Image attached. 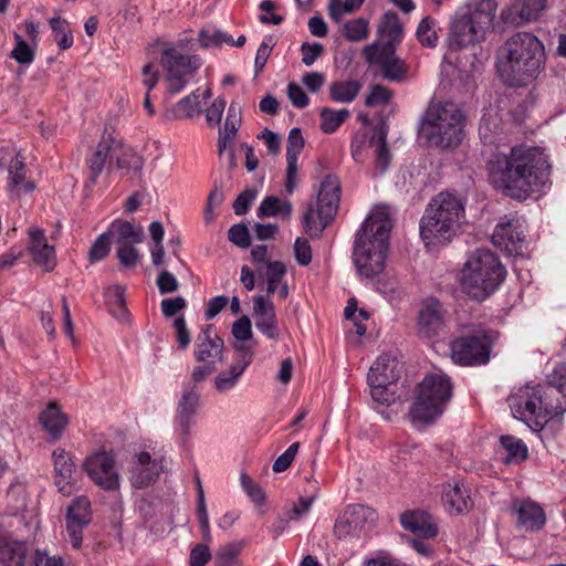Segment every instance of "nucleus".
I'll list each match as a JSON object with an SVG mask.
<instances>
[{
  "instance_id": "1",
  "label": "nucleus",
  "mask_w": 566,
  "mask_h": 566,
  "mask_svg": "<svg viewBox=\"0 0 566 566\" xmlns=\"http://www.w3.org/2000/svg\"><path fill=\"white\" fill-rule=\"evenodd\" d=\"M549 165L538 147L514 146L510 155L494 154L488 170L492 181L513 198H525L545 184Z\"/></svg>"
},
{
  "instance_id": "2",
  "label": "nucleus",
  "mask_w": 566,
  "mask_h": 566,
  "mask_svg": "<svg viewBox=\"0 0 566 566\" xmlns=\"http://www.w3.org/2000/svg\"><path fill=\"white\" fill-rule=\"evenodd\" d=\"M507 402L516 419L543 428L551 418L566 411V367L556 368L545 388L526 385L514 391Z\"/></svg>"
},
{
  "instance_id": "3",
  "label": "nucleus",
  "mask_w": 566,
  "mask_h": 566,
  "mask_svg": "<svg viewBox=\"0 0 566 566\" xmlns=\"http://www.w3.org/2000/svg\"><path fill=\"white\" fill-rule=\"evenodd\" d=\"M545 61L543 42L530 32H517L499 49L496 67L506 85L523 87L539 76Z\"/></svg>"
},
{
  "instance_id": "4",
  "label": "nucleus",
  "mask_w": 566,
  "mask_h": 566,
  "mask_svg": "<svg viewBox=\"0 0 566 566\" xmlns=\"http://www.w3.org/2000/svg\"><path fill=\"white\" fill-rule=\"evenodd\" d=\"M390 231L388 209L374 208L358 230L354 243L353 261L360 276L373 279L384 271Z\"/></svg>"
},
{
  "instance_id": "5",
  "label": "nucleus",
  "mask_w": 566,
  "mask_h": 566,
  "mask_svg": "<svg viewBox=\"0 0 566 566\" xmlns=\"http://www.w3.org/2000/svg\"><path fill=\"white\" fill-rule=\"evenodd\" d=\"M464 206L449 191L434 196L420 220V237L426 245L446 244L455 235Z\"/></svg>"
},
{
  "instance_id": "6",
  "label": "nucleus",
  "mask_w": 566,
  "mask_h": 566,
  "mask_svg": "<svg viewBox=\"0 0 566 566\" xmlns=\"http://www.w3.org/2000/svg\"><path fill=\"white\" fill-rule=\"evenodd\" d=\"M505 276V266L497 255L490 250L478 249L468 256L460 283L471 298L483 301L500 287Z\"/></svg>"
},
{
  "instance_id": "7",
  "label": "nucleus",
  "mask_w": 566,
  "mask_h": 566,
  "mask_svg": "<svg viewBox=\"0 0 566 566\" xmlns=\"http://www.w3.org/2000/svg\"><path fill=\"white\" fill-rule=\"evenodd\" d=\"M464 116L452 102L431 103L421 124L427 143L440 149L458 147L464 137Z\"/></svg>"
},
{
  "instance_id": "8",
  "label": "nucleus",
  "mask_w": 566,
  "mask_h": 566,
  "mask_svg": "<svg viewBox=\"0 0 566 566\" xmlns=\"http://www.w3.org/2000/svg\"><path fill=\"white\" fill-rule=\"evenodd\" d=\"M497 4L495 0H481L473 9L464 8L450 22L448 45L458 51L484 40L491 29Z\"/></svg>"
},
{
  "instance_id": "9",
  "label": "nucleus",
  "mask_w": 566,
  "mask_h": 566,
  "mask_svg": "<svg viewBox=\"0 0 566 566\" xmlns=\"http://www.w3.org/2000/svg\"><path fill=\"white\" fill-rule=\"evenodd\" d=\"M452 396L450 377L441 370L428 374L418 385L409 417L413 424H429L444 411Z\"/></svg>"
},
{
  "instance_id": "10",
  "label": "nucleus",
  "mask_w": 566,
  "mask_h": 566,
  "mask_svg": "<svg viewBox=\"0 0 566 566\" xmlns=\"http://www.w3.org/2000/svg\"><path fill=\"white\" fill-rule=\"evenodd\" d=\"M340 182L335 176H326L322 181L317 199L310 202L302 217L306 233L312 238L321 235L323 230L333 221L339 206Z\"/></svg>"
},
{
  "instance_id": "11",
  "label": "nucleus",
  "mask_w": 566,
  "mask_h": 566,
  "mask_svg": "<svg viewBox=\"0 0 566 566\" xmlns=\"http://www.w3.org/2000/svg\"><path fill=\"white\" fill-rule=\"evenodd\" d=\"M401 363L389 355L377 358L369 368L367 381L373 399L381 405H390L396 399V381L400 377Z\"/></svg>"
},
{
  "instance_id": "12",
  "label": "nucleus",
  "mask_w": 566,
  "mask_h": 566,
  "mask_svg": "<svg viewBox=\"0 0 566 566\" xmlns=\"http://www.w3.org/2000/svg\"><path fill=\"white\" fill-rule=\"evenodd\" d=\"M160 64L166 71L167 91L170 95L180 93L200 66L196 56L182 54L174 46L163 50Z\"/></svg>"
},
{
  "instance_id": "13",
  "label": "nucleus",
  "mask_w": 566,
  "mask_h": 566,
  "mask_svg": "<svg viewBox=\"0 0 566 566\" xmlns=\"http://www.w3.org/2000/svg\"><path fill=\"white\" fill-rule=\"evenodd\" d=\"M364 56L369 64L380 67L384 78L390 82H403L407 78L408 66L395 54L390 44L374 42L364 48Z\"/></svg>"
},
{
  "instance_id": "14",
  "label": "nucleus",
  "mask_w": 566,
  "mask_h": 566,
  "mask_svg": "<svg viewBox=\"0 0 566 566\" xmlns=\"http://www.w3.org/2000/svg\"><path fill=\"white\" fill-rule=\"evenodd\" d=\"M8 171V189L18 197L32 192L35 184L27 179V166L24 158L14 148L0 149V170Z\"/></svg>"
},
{
  "instance_id": "15",
  "label": "nucleus",
  "mask_w": 566,
  "mask_h": 566,
  "mask_svg": "<svg viewBox=\"0 0 566 566\" xmlns=\"http://www.w3.org/2000/svg\"><path fill=\"white\" fill-rule=\"evenodd\" d=\"M387 132L382 125L374 128L373 135L368 136L366 132L357 133L352 140L350 150L355 161H363L364 149L367 145L375 147L377 157V167L380 172H385L390 164V153L386 143Z\"/></svg>"
},
{
  "instance_id": "16",
  "label": "nucleus",
  "mask_w": 566,
  "mask_h": 566,
  "mask_svg": "<svg viewBox=\"0 0 566 566\" xmlns=\"http://www.w3.org/2000/svg\"><path fill=\"white\" fill-rule=\"evenodd\" d=\"M84 470L91 480L102 489L118 490L120 478L115 468V459L111 453L97 452L90 455L84 462Z\"/></svg>"
},
{
  "instance_id": "17",
  "label": "nucleus",
  "mask_w": 566,
  "mask_h": 566,
  "mask_svg": "<svg viewBox=\"0 0 566 566\" xmlns=\"http://www.w3.org/2000/svg\"><path fill=\"white\" fill-rule=\"evenodd\" d=\"M375 511L357 504L346 507L336 518L334 534L338 539L359 537L369 521H374Z\"/></svg>"
},
{
  "instance_id": "18",
  "label": "nucleus",
  "mask_w": 566,
  "mask_h": 566,
  "mask_svg": "<svg viewBox=\"0 0 566 566\" xmlns=\"http://www.w3.org/2000/svg\"><path fill=\"white\" fill-rule=\"evenodd\" d=\"M451 357L459 365H481L489 360L490 350L485 338L482 336L459 337L451 344Z\"/></svg>"
},
{
  "instance_id": "19",
  "label": "nucleus",
  "mask_w": 566,
  "mask_h": 566,
  "mask_svg": "<svg viewBox=\"0 0 566 566\" xmlns=\"http://www.w3.org/2000/svg\"><path fill=\"white\" fill-rule=\"evenodd\" d=\"M91 502L85 496H78L67 507L66 533L74 548H80L83 539V530L91 523Z\"/></svg>"
},
{
  "instance_id": "20",
  "label": "nucleus",
  "mask_w": 566,
  "mask_h": 566,
  "mask_svg": "<svg viewBox=\"0 0 566 566\" xmlns=\"http://www.w3.org/2000/svg\"><path fill=\"white\" fill-rule=\"evenodd\" d=\"M237 357L227 370L218 374L214 378V388L220 394H227L237 387L239 380L251 364L253 352L243 343L234 344Z\"/></svg>"
},
{
  "instance_id": "21",
  "label": "nucleus",
  "mask_w": 566,
  "mask_h": 566,
  "mask_svg": "<svg viewBox=\"0 0 566 566\" xmlns=\"http://www.w3.org/2000/svg\"><path fill=\"white\" fill-rule=\"evenodd\" d=\"M492 242L510 255H520L526 250L525 234L517 220L497 224L492 234Z\"/></svg>"
},
{
  "instance_id": "22",
  "label": "nucleus",
  "mask_w": 566,
  "mask_h": 566,
  "mask_svg": "<svg viewBox=\"0 0 566 566\" xmlns=\"http://www.w3.org/2000/svg\"><path fill=\"white\" fill-rule=\"evenodd\" d=\"M223 347V339L208 325L196 337L193 355L197 361L216 366L222 359Z\"/></svg>"
},
{
  "instance_id": "23",
  "label": "nucleus",
  "mask_w": 566,
  "mask_h": 566,
  "mask_svg": "<svg viewBox=\"0 0 566 566\" xmlns=\"http://www.w3.org/2000/svg\"><path fill=\"white\" fill-rule=\"evenodd\" d=\"M160 460L153 459L148 452L135 455L129 470V480L134 488L143 489L154 483L163 471Z\"/></svg>"
},
{
  "instance_id": "24",
  "label": "nucleus",
  "mask_w": 566,
  "mask_h": 566,
  "mask_svg": "<svg viewBox=\"0 0 566 566\" xmlns=\"http://www.w3.org/2000/svg\"><path fill=\"white\" fill-rule=\"evenodd\" d=\"M442 328L443 313L441 303L436 298L426 300L418 315V334L423 338H432L437 336Z\"/></svg>"
},
{
  "instance_id": "25",
  "label": "nucleus",
  "mask_w": 566,
  "mask_h": 566,
  "mask_svg": "<svg viewBox=\"0 0 566 566\" xmlns=\"http://www.w3.org/2000/svg\"><path fill=\"white\" fill-rule=\"evenodd\" d=\"M512 513L516 516V526L521 531H539L546 522L544 510L530 500L515 501L512 505Z\"/></svg>"
},
{
  "instance_id": "26",
  "label": "nucleus",
  "mask_w": 566,
  "mask_h": 566,
  "mask_svg": "<svg viewBox=\"0 0 566 566\" xmlns=\"http://www.w3.org/2000/svg\"><path fill=\"white\" fill-rule=\"evenodd\" d=\"M200 406V392L195 386L186 384L178 401L176 422L184 436H188L195 423V417Z\"/></svg>"
},
{
  "instance_id": "27",
  "label": "nucleus",
  "mask_w": 566,
  "mask_h": 566,
  "mask_svg": "<svg viewBox=\"0 0 566 566\" xmlns=\"http://www.w3.org/2000/svg\"><path fill=\"white\" fill-rule=\"evenodd\" d=\"M29 251L35 264L42 266L45 271H52L55 268V249L48 243L44 231L38 227L28 230Z\"/></svg>"
},
{
  "instance_id": "28",
  "label": "nucleus",
  "mask_w": 566,
  "mask_h": 566,
  "mask_svg": "<svg viewBox=\"0 0 566 566\" xmlns=\"http://www.w3.org/2000/svg\"><path fill=\"white\" fill-rule=\"evenodd\" d=\"M255 327L268 338L277 340L280 333L274 305L262 295L253 297Z\"/></svg>"
},
{
  "instance_id": "29",
  "label": "nucleus",
  "mask_w": 566,
  "mask_h": 566,
  "mask_svg": "<svg viewBox=\"0 0 566 566\" xmlns=\"http://www.w3.org/2000/svg\"><path fill=\"white\" fill-rule=\"evenodd\" d=\"M546 0H518L512 8L503 10L501 18L506 23H517L521 21H533L538 18L545 8Z\"/></svg>"
},
{
  "instance_id": "30",
  "label": "nucleus",
  "mask_w": 566,
  "mask_h": 566,
  "mask_svg": "<svg viewBox=\"0 0 566 566\" xmlns=\"http://www.w3.org/2000/svg\"><path fill=\"white\" fill-rule=\"evenodd\" d=\"M401 525L415 534L424 538H431L438 535V527L431 515L422 511L406 512L400 517Z\"/></svg>"
},
{
  "instance_id": "31",
  "label": "nucleus",
  "mask_w": 566,
  "mask_h": 566,
  "mask_svg": "<svg viewBox=\"0 0 566 566\" xmlns=\"http://www.w3.org/2000/svg\"><path fill=\"white\" fill-rule=\"evenodd\" d=\"M53 465L55 472V485L59 491L63 494L71 493V482L73 479V472L75 469L74 462L71 457L63 449H56L52 453Z\"/></svg>"
},
{
  "instance_id": "32",
  "label": "nucleus",
  "mask_w": 566,
  "mask_h": 566,
  "mask_svg": "<svg viewBox=\"0 0 566 566\" xmlns=\"http://www.w3.org/2000/svg\"><path fill=\"white\" fill-rule=\"evenodd\" d=\"M442 501L449 511L462 513L471 506V497L464 484L460 481H449L443 486Z\"/></svg>"
},
{
  "instance_id": "33",
  "label": "nucleus",
  "mask_w": 566,
  "mask_h": 566,
  "mask_svg": "<svg viewBox=\"0 0 566 566\" xmlns=\"http://www.w3.org/2000/svg\"><path fill=\"white\" fill-rule=\"evenodd\" d=\"M118 147V143L112 136L102 138L95 151L87 159V165L91 174L90 180L93 184L101 175L107 158L115 155L117 153Z\"/></svg>"
},
{
  "instance_id": "34",
  "label": "nucleus",
  "mask_w": 566,
  "mask_h": 566,
  "mask_svg": "<svg viewBox=\"0 0 566 566\" xmlns=\"http://www.w3.org/2000/svg\"><path fill=\"white\" fill-rule=\"evenodd\" d=\"M286 273L285 265L280 261L266 262V268L259 276L266 280V292L273 294L277 292L280 298H286L289 295V286L283 283V277Z\"/></svg>"
},
{
  "instance_id": "35",
  "label": "nucleus",
  "mask_w": 566,
  "mask_h": 566,
  "mask_svg": "<svg viewBox=\"0 0 566 566\" xmlns=\"http://www.w3.org/2000/svg\"><path fill=\"white\" fill-rule=\"evenodd\" d=\"M44 430L54 439L59 438L69 423V418L61 411L56 402H50L40 415Z\"/></svg>"
},
{
  "instance_id": "36",
  "label": "nucleus",
  "mask_w": 566,
  "mask_h": 566,
  "mask_svg": "<svg viewBox=\"0 0 566 566\" xmlns=\"http://www.w3.org/2000/svg\"><path fill=\"white\" fill-rule=\"evenodd\" d=\"M27 546L23 542L0 538V564L2 566H23Z\"/></svg>"
},
{
  "instance_id": "37",
  "label": "nucleus",
  "mask_w": 566,
  "mask_h": 566,
  "mask_svg": "<svg viewBox=\"0 0 566 566\" xmlns=\"http://www.w3.org/2000/svg\"><path fill=\"white\" fill-rule=\"evenodd\" d=\"M377 31L379 35L387 39L385 44H390L391 48L400 43L403 38L402 24L398 14L392 11H388L382 15Z\"/></svg>"
},
{
  "instance_id": "38",
  "label": "nucleus",
  "mask_w": 566,
  "mask_h": 566,
  "mask_svg": "<svg viewBox=\"0 0 566 566\" xmlns=\"http://www.w3.org/2000/svg\"><path fill=\"white\" fill-rule=\"evenodd\" d=\"M500 442L506 452L503 460L506 464H518L527 459L528 450L521 439L514 436H502Z\"/></svg>"
},
{
  "instance_id": "39",
  "label": "nucleus",
  "mask_w": 566,
  "mask_h": 566,
  "mask_svg": "<svg viewBox=\"0 0 566 566\" xmlns=\"http://www.w3.org/2000/svg\"><path fill=\"white\" fill-rule=\"evenodd\" d=\"M292 213V203L289 200H281L277 197H265L258 208V217H276L282 216L289 218Z\"/></svg>"
},
{
  "instance_id": "40",
  "label": "nucleus",
  "mask_w": 566,
  "mask_h": 566,
  "mask_svg": "<svg viewBox=\"0 0 566 566\" xmlns=\"http://www.w3.org/2000/svg\"><path fill=\"white\" fill-rule=\"evenodd\" d=\"M105 301L109 308V312L117 319H126L128 312L125 305V290L120 285H113L106 289Z\"/></svg>"
},
{
  "instance_id": "41",
  "label": "nucleus",
  "mask_w": 566,
  "mask_h": 566,
  "mask_svg": "<svg viewBox=\"0 0 566 566\" xmlns=\"http://www.w3.org/2000/svg\"><path fill=\"white\" fill-rule=\"evenodd\" d=\"M319 116L321 129L325 134H332L349 117V112L345 108L336 111L329 107H323L319 112Z\"/></svg>"
},
{
  "instance_id": "42",
  "label": "nucleus",
  "mask_w": 566,
  "mask_h": 566,
  "mask_svg": "<svg viewBox=\"0 0 566 566\" xmlns=\"http://www.w3.org/2000/svg\"><path fill=\"white\" fill-rule=\"evenodd\" d=\"M360 90L356 81L335 82L331 85V97L335 102L349 103Z\"/></svg>"
},
{
  "instance_id": "43",
  "label": "nucleus",
  "mask_w": 566,
  "mask_h": 566,
  "mask_svg": "<svg viewBox=\"0 0 566 566\" xmlns=\"http://www.w3.org/2000/svg\"><path fill=\"white\" fill-rule=\"evenodd\" d=\"M500 128V118L496 112H485L480 120L479 134L484 144H492Z\"/></svg>"
},
{
  "instance_id": "44",
  "label": "nucleus",
  "mask_w": 566,
  "mask_h": 566,
  "mask_svg": "<svg viewBox=\"0 0 566 566\" xmlns=\"http://www.w3.org/2000/svg\"><path fill=\"white\" fill-rule=\"evenodd\" d=\"M199 90L193 91L191 94L181 98L172 108L171 114L174 118L192 117L199 112Z\"/></svg>"
},
{
  "instance_id": "45",
  "label": "nucleus",
  "mask_w": 566,
  "mask_h": 566,
  "mask_svg": "<svg viewBox=\"0 0 566 566\" xmlns=\"http://www.w3.org/2000/svg\"><path fill=\"white\" fill-rule=\"evenodd\" d=\"M51 29L54 33V40L61 50L70 49L73 44V36L69 23L61 18L50 20Z\"/></svg>"
},
{
  "instance_id": "46",
  "label": "nucleus",
  "mask_w": 566,
  "mask_h": 566,
  "mask_svg": "<svg viewBox=\"0 0 566 566\" xmlns=\"http://www.w3.org/2000/svg\"><path fill=\"white\" fill-rule=\"evenodd\" d=\"M416 34L422 45L434 48L438 42L436 21L429 17L423 18L417 28Z\"/></svg>"
},
{
  "instance_id": "47",
  "label": "nucleus",
  "mask_w": 566,
  "mask_h": 566,
  "mask_svg": "<svg viewBox=\"0 0 566 566\" xmlns=\"http://www.w3.org/2000/svg\"><path fill=\"white\" fill-rule=\"evenodd\" d=\"M13 38L15 46L11 52V57L20 64H31L35 55L34 46L25 42L17 32L13 33Z\"/></svg>"
},
{
  "instance_id": "48",
  "label": "nucleus",
  "mask_w": 566,
  "mask_h": 566,
  "mask_svg": "<svg viewBox=\"0 0 566 566\" xmlns=\"http://www.w3.org/2000/svg\"><path fill=\"white\" fill-rule=\"evenodd\" d=\"M242 544L231 542L221 546L216 553V566H233L241 553Z\"/></svg>"
},
{
  "instance_id": "49",
  "label": "nucleus",
  "mask_w": 566,
  "mask_h": 566,
  "mask_svg": "<svg viewBox=\"0 0 566 566\" xmlns=\"http://www.w3.org/2000/svg\"><path fill=\"white\" fill-rule=\"evenodd\" d=\"M117 233L116 244L140 243L144 240L143 229L134 227L128 221L118 224Z\"/></svg>"
},
{
  "instance_id": "50",
  "label": "nucleus",
  "mask_w": 566,
  "mask_h": 566,
  "mask_svg": "<svg viewBox=\"0 0 566 566\" xmlns=\"http://www.w3.org/2000/svg\"><path fill=\"white\" fill-rule=\"evenodd\" d=\"M200 44L203 48L220 46L223 43L233 44V38L217 29L202 30L199 34Z\"/></svg>"
},
{
  "instance_id": "51",
  "label": "nucleus",
  "mask_w": 566,
  "mask_h": 566,
  "mask_svg": "<svg viewBox=\"0 0 566 566\" xmlns=\"http://www.w3.org/2000/svg\"><path fill=\"white\" fill-rule=\"evenodd\" d=\"M344 33L352 42L363 41L368 36V22L363 18L350 20L344 25Z\"/></svg>"
},
{
  "instance_id": "52",
  "label": "nucleus",
  "mask_w": 566,
  "mask_h": 566,
  "mask_svg": "<svg viewBox=\"0 0 566 566\" xmlns=\"http://www.w3.org/2000/svg\"><path fill=\"white\" fill-rule=\"evenodd\" d=\"M143 165L142 157L133 151H124L117 157V167L119 169H126L132 178L139 175Z\"/></svg>"
},
{
  "instance_id": "53",
  "label": "nucleus",
  "mask_w": 566,
  "mask_h": 566,
  "mask_svg": "<svg viewBox=\"0 0 566 566\" xmlns=\"http://www.w3.org/2000/svg\"><path fill=\"white\" fill-rule=\"evenodd\" d=\"M111 250V233L104 232L102 233L93 243L88 258L91 262H98L103 260Z\"/></svg>"
},
{
  "instance_id": "54",
  "label": "nucleus",
  "mask_w": 566,
  "mask_h": 566,
  "mask_svg": "<svg viewBox=\"0 0 566 566\" xmlns=\"http://www.w3.org/2000/svg\"><path fill=\"white\" fill-rule=\"evenodd\" d=\"M361 4L359 0H333L329 4L331 18L338 22L344 14L356 11Z\"/></svg>"
},
{
  "instance_id": "55",
  "label": "nucleus",
  "mask_w": 566,
  "mask_h": 566,
  "mask_svg": "<svg viewBox=\"0 0 566 566\" xmlns=\"http://www.w3.org/2000/svg\"><path fill=\"white\" fill-rule=\"evenodd\" d=\"M304 147V138L298 127L290 130L286 146V159L297 160Z\"/></svg>"
},
{
  "instance_id": "56",
  "label": "nucleus",
  "mask_w": 566,
  "mask_h": 566,
  "mask_svg": "<svg viewBox=\"0 0 566 566\" xmlns=\"http://www.w3.org/2000/svg\"><path fill=\"white\" fill-rule=\"evenodd\" d=\"M136 243L117 244L116 254L122 265L133 268L139 259Z\"/></svg>"
},
{
  "instance_id": "57",
  "label": "nucleus",
  "mask_w": 566,
  "mask_h": 566,
  "mask_svg": "<svg viewBox=\"0 0 566 566\" xmlns=\"http://www.w3.org/2000/svg\"><path fill=\"white\" fill-rule=\"evenodd\" d=\"M228 239L239 248H248L251 244L250 233L244 224H234L229 229Z\"/></svg>"
},
{
  "instance_id": "58",
  "label": "nucleus",
  "mask_w": 566,
  "mask_h": 566,
  "mask_svg": "<svg viewBox=\"0 0 566 566\" xmlns=\"http://www.w3.org/2000/svg\"><path fill=\"white\" fill-rule=\"evenodd\" d=\"M392 97V92L382 86V85H374L371 87V91L369 95L366 97V105L367 106H376V105H384L389 103V101Z\"/></svg>"
},
{
  "instance_id": "59",
  "label": "nucleus",
  "mask_w": 566,
  "mask_h": 566,
  "mask_svg": "<svg viewBox=\"0 0 566 566\" xmlns=\"http://www.w3.org/2000/svg\"><path fill=\"white\" fill-rule=\"evenodd\" d=\"M226 99L218 97L213 101L210 107L206 111V120L210 127H214L220 124L224 108Z\"/></svg>"
},
{
  "instance_id": "60",
  "label": "nucleus",
  "mask_w": 566,
  "mask_h": 566,
  "mask_svg": "<svg viewBox=\"0 0 566 566\" xmlns=\"http://www.w3.org/2000/svg\"><path fill=\"white\" fill-rule=\"evenodd\" d=\"M300 443H292L273 463V471L276 473L285 471L295 459Z\"/></svg>"
},
{
  "instance_id": "61",
  "label": "nucleus",
  "mask_w": 566,
  "mask_h": 566,
  "mask_svg": "<svg viewBox=\"0 0 566 566\" xmlns=\"http://www.w3.org/2000/svg\"><path fill=\"white\" fill-rule=\"evenodd\" d=\"M255 198L256 190L254 189H247L243 192H241L233 202V209L235 214H245L249 211L250 206L255 200Z\"/></svg>"
},
{
  "instance_id": "62",
  "label": "nucleus",
  "mask_w": 566,
  "mask_h": 566,
  "mask_svg": "<svg viewBox=\"0 0 566 566\" xmlns=\"http://www.w3.org/2000/svg\"><path fill=\"white\" fill-rule=\"evenodd\" d=\"M295 259L300 265H307L312 261V249L305 238H297L294 243Z\"/></svg>"
},
{
  "instance_id": "63",
  "label": "nucleus",
  "mask_w": 566,
  "mask_h": 566,
  "mask_svg": "<svg viewBox=\"0 0 566 566\" xmlns=\"http://www.w3.org/2000/svg\"><path fill=\"white\" fill-rule=\"evenodd\" d=\"M241 486L250 499L255 503H261L264 500V493L261 488L253 482V480L247 474L241 473L240 476Z\"/></svg>"
},
{
  "instance_id": "64",
  "label": "nucleus",
  "mask_w": 566,
  "mask_h": 566,
  "mask_svg": "<svg viewBox=\"0 0 566 566\" xmlns=\"http://www.w3.org/2000/svg\"><path fill=\"white\" fill-rule=\"evenodd\" d=\"M211 559V553L207 544H197L190 552V566H205Z\"/></svg>"
}]
</instances>
